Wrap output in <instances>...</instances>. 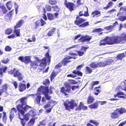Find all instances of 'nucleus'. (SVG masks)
<instances>
[{"label":"nucleus","mask_w":126,"mask_h":126,"mask_svg":"<svg viewBox=\"0 0 126 126\" xmlns=\"http://www.w3.org/2000/svg\"><path fill=\"white\" fill-rule=\"evenodd\" d=\"M27 97H23L20 99L21 103V104H19L17 106V108L20 114L23 115L25 112L27 111L29 108L32 107L27 105H26L27 101Z\"/></svg>","instance_id":"f257e3e1"},{"label":"nucleus","mask_w":126,"mask_h":126,"mask_svg":"<svg viewBox=\"0 0 126 126\" xmlns=\"http://www.w3.org/2000/svg\"><path fill=\"white\" fill-rule=\"evenodd\" d=\"M122 40H126V34L124 36L122 35L121 37L116 36L110 37L109 39V44H118Z\"/></svg>","instance_id":"f03ea898"},{"label":"nucleus","mask_w":126,"mask_h":126,"mask_svg":"<svg viewBox=\"0 0 126 126\" xmlns=\"http://www.w3.org/2000/svg\"><path fill=\"white\" fill-rule=\"evenodd\" d=\"M37 91L40 92L41 93H42L43 94L47 100L51 99V96H49L48 94L49 93L48 87L41 86L38 89Z\"/></svg>","instance_id":"7ed1b4c3"},{"label":"nucleus","mask_w":126,"mask_h":126,"mask_svg":"<svg viewBox=\"0 0 126 126\" xmlns=\"http://www.w3.org/2000/svg\"><path fill=\"white\" fill-rule=\"evenodd\" d=\"M8 73L11 74H13L14 77H18L19 80H20L23 79L22 75L19 72V70H16L15 68H14L8 71Z\"/></svg>","instance_id":"20e7f679"},{"label":"nucleus","mask_w":126,"mask_h":126,"mask_svg":"<svg viewBox=\"0 0 126 126\" xmlns=\"http://www.w3.org/2000/svg\"><path fill=\"white\" fill-rule=\"evenodd\" d=\"M64 105L67 110H70V109H73L74 107L77 106V104L74 103L73 101H69L67 100L64 102Z\"/></svg>","instance_id":"39448f33"},{"label":"nucleus","mask_w":126,"mask_h":126,"mask_svg":"<svg viewBox=\"0 0 126 126\" xmlns=\"http://www.w3.org/2000/svg\"><path fill=\"white\" fill-rule=\"evenodd\" d=\"M46 58L43 59L42 62L40 63V66H42L43 67H45L47 65V61L49 64L50 62V57L49 55V51L47 52L45 55Z\"/></svg>","instance_id":"423d86ee"},{"label":"nucleus","mask_w":126,"mask_h":126,"mask_svg":"<svg viewBox=\"0 0 126 126\" xmlns=\"http://www.w3.org/2000/svg\"><path fill=\"white\" fill-rule=\"evenodd\" d=\"M19 113H20L19 112L18 116L19 118L21 120L20 121L21 124L23 126H25L26 122L24 121V120L26 121V122H27L29 119V116H30L28 113L24 115V114L23 115H22L23 116V118H22L20 116Z\"/></svg>","instance_id":"0eeeda50"},{"label":"nucleus","mask_w":126,"mask_h":126,"mask_svg":"<svg viewBox=\"0 0 126 126\" xmlns=\"http://www.w3.org/2000/svg\"><path fill=\"white\" fill-rule=\"evenodd\" d=\"M71 91V87L68 85H67L66 86L65 88L64 87H63L61 88V92L64 94L65 95H67L66 92L69 93Z\"/></svg>","instance_id":"6e6552de"},{"label":"nucleus","mask_w":126,"mask_h":126,"mask_svg":"<svg viewBox=\"0 0 126 126\" xmlns=\"http://www.w3.org/2000/svg\"><path fill=\"white\" fill-rule=\"evenodd\" d=\"M18 59L26 64L28 63L31 61L30 58L29 56H26L24 58L22 56H20L18 57Z\"/></svg>","instance_id":"1a4fd4ad"},{"label":"nucleus","mask_w":126,"mask_h":126,"mask_svg":"<svg viewBox=\"0 0 126 126\" xmlns=\"http://www.w3.org/2000/svg\"><path fill=\"white\" fill-rule=\"evenodd\" d=\"M64 4L65 6L70 11H71L73 10L74 5L71 2H67L66 0H65Z\"/></svg>","instance_id":"9d476101"},{"label":"nucleus","mask_w":126,"mask_h":126,"mask_svg":"<svg viewBox=\"0 0 126 126\" xmlns=\"http://www.w3.org/2000/svg\"><path fill=\"white\" fill-rule=\"evenodd\" d=\"M83 66V64H81L79 65L77 67V71L74 70V71L73 73L75 75H78V76H82V73L79 71L80 70L81 68Z\"/></svg>","instance_id":"9b49d317"},{"label":"nucleus","mask_w":126,"mask_h":126,"mask_svg":"<svg viewBox=\"0 0 126 126\" xmlns=\"http://www.w3.org/2000/svg\"><path fill=\"white\" fill-rule=\"evenodd\" d=\"M120 114L118 113V111L116 110L114 112L111 113L110 115L111 118L112 119H115L119 117Z\"/></svg>","instance_id":"f8f14e48"},{"label":"nucleus","mask_w":126,"mask_h":126,"mask_svg":"<svg viewBox=\"0 0 126 126\" xmlns=\"http://www.w3.org/2000/svg\"><path fill=\"white\" fill-rule=\"evenodd\" d=\"M109 37L107 36L104 39L100 41V45H105L108 43H109Z\"/></svg>","instance_id":"ddd939ff"},{"label":"nucleus","mask_w":126,"mask_h":126,"mask_svg":"<svg viewBox=\"0 0 126 126\" xmlns=\"http://www.w3.org/2000/svg\"><path fill=\"white\" fill-rule=\"evenodd\" d=\"M33 98H35V101L36 102V103L37 104H39L41 100V96L36 94L33 95Z\"/></svg>","instance_id":"4468645a"},{"label":"nucleus","mask_w":126,"mask_h":126,"mask_svg":"<svg viewBox=\"0 0 126 126\" xmlns=\"http://www.w3.org/2000/svg\"><path fill=\"white\" fill-rule=\"evenodd\" d=\"M16 110L15 108H12L11 110L10 118L11 121L13 118L14 117V113L16 112Z\"/></svg>","instance_id":"2eb2a0df"},{"label":"nucleus","mask_w":126,"mask_h":126,"mask_svg":"<svg viewBox=\"0 0 126 126\" xmlns=\"http://www.w3.org/2000/svg\"><path fill=\"white\" fill-rule=\"evenodd\" d=\"M69 54L70 55L74 56H75L73 57H71L69 56H68L65 57V59L68 60L72 58L75 59L77 58V55L75 53H73L72 52H69Z\"/></svg>","instance_id":"dca6fc26"},{"label":"nucleus","mask_w":126,"mask_h":126,"mask_svg":"<svg viewBox=\"0 0 126 126\" xmlns=\"http://www.w3.org/2000/svg\"><path fill=\"white\" fill-rule=\"evenodd\" d=\"M26 84L21 83H20L19 85V91L22 92L25 90L26 89Z\"/></svg>","instance_id":"f3484780"},{"label":"nucleus","mask_w":126,"mask_h":126,"mask_svg":"<svg viewBox=\"0 0 126 126\" xmlns=\"http://www.w3.org/2000/svg\"><path fill=\"white\" fill-rule=\"evenodd\" d=\"M58 73V72H55L53 71L50 76L51 80L52 81L56 76Z\"/></svg>","instance_id":"a211bd4d"},{"label":"nucleus","mask_w":126,"mask_h":126,"mask_svg":"<svg viewBox=\"0 0 126 126\" xmlns=\"http://www.w3.org/2000/svg\"><path fill=\"white\" fill-rule=\"evenodd\" d=\"M92 15L93 17H97L100 16L101 12L100 11H95L93 12Z\"/></svg>","instance_id":"6ab92c4d"},{"label":"nucleus","mask_w":126,"mask_h":126,"mask_svg":"<svg viewBox=\"0 0 126 126\" xmlns=\"http://www.w3.org/2000/svg\"><path fill=\"white\" fill-rule=\"evenodd\" d=\"M7 85L5 84L4 85L2 86V88L0 90V96L3 93V92L5 91H6L7 88ZM1 98L0 97V99Z\"/></svg>","instance_id":"aec40b11"},{"label":"nucleus","mask_w":126,"mask_h":126,"mask_svg":"<svg viewBox=\"0 0 126 126\" xmlns=\"http://www.w3.org/2000/svg\"><path fill=\"white\" fill-rule=\"evenodd\" d=\"M86 20L82 18H80L78 20H77L75 21V23L77 25H79L82 22L85 21Z\"/></svg>","instance_id":"412c9836"},{"label":"nucleus","mask_w":126,"mask_h":126,"mask_svg":"<svg viewBox=\"0 0 126 126\" xmlns=\"http://www.w3.org/2000/svg\"><path fill=\"white\" fill-rule=\"evenodd\" d=\"M38 65L37 62L35 61H31L30 65L33 69H35L36 68Z\"/></svg>","instance_id":"4be33fe9"},{"label":"nucleus","mask_w":126,"mask_h":126,"mask_svg":"<svg viewBox=\"0 0 126 126\" xmlns=\"http://www.w3.org/2000/svg\"><path fill=\"white\" fill-rule=\"evenodd\" d=\"M24 22L23 20H20L17 24L16 25L14 26L15 29H16L20 27Z\"/></svg>","instance_id":"5701e85b"},{"label":"nucleus","mask_w":126,"mask_h":126,"mask_svg":"<svg viewBox=\"0 0 126 126\" xmlns=\"http://www.w3.org/2000/svg\"><path fill=\"white\" fill-rule=\"evenodd\" d=\"M98 104L97 102H95L94 104L89 106V107L91 109H95L97 108Z\"/></svg>","instance_id":"b1692460"},{"label":"nucleus","mask_w":126,"mask_h":126,"mask_svg":"<svg viewBox=\"0 0 126 126\" xmlns=\"http://www.w3.org/2000/svg\"><path fill=\"white\" fill-rule=\"evenodd\" d=\"M125 56V55L124 53H122L119 54L117 57L115 58V59L116 60H118V59L122 60Z\"/></svg>","instance_id":"393cba45"},{"label":"nucleus","mask_w":126,"mask_h":126,"mask_svg":"<svg viewBox=\"0 0 126 126\" xmlns=\"http://www.w3.org/2000/svg\"><path fill=\"white\" fill-rule=\"evenodd\" d=\"M116 110L118 111L120 115L126 112V110L124 108H123L117 109Z\"/></svg>","instance_id":"a878e982"},{"label":"nucleus","mask_w":126,"mask_h":126,"mask_svg":"<svg viewBox=\"0 0 126 126\" xmlns=\"http://www.w3.org/2000/svg\"><path fill=\"white\" fill-rule=\"evenodd\" d=\"M13 4L11 2V1L8 2L6 3V5L8 9L9 10H10Z\"/></svg>","instance_id":"bb28decb"},{"label":"nucleus","mask_w":126,"mask_h":126,"mask_svg":"<svg viewBox=\"0 0 126 126\" xmlns=\"http://www.w3.org/2000/svg\"><path fill=\"white\" fill-rule=\"evenodd\" d=\"M30 116H34L36 115V113L34 110H31L29 111L28 113Z\"/></svg>","instance_id":"cd10ccee"},{"label":"nucleus","mask_w":126,"mask_h":126,"mask_svg":"<svg viewBox=\"0 0 126 126\" xmlns=\"http://www.w3.org/2000/svg\"><path fill=\"white\" fill-rule=\"evenodd\" d=\"M114 60L110 59H109L107 60L106 61H105L106 66L110 64H112L113 63Z\"/></svg>","instance_id":"c85d7f7f"},{"label":"nucleus","mask_w":126,"mask_h":126,"mask_svg":"<svg viewBox=\"0 0 126 126\" xmlns=\"http://www.w3.org/2000/svg\"><path fill=\"white\" fill-rule=\"evenodd\" d=\"M94 99L91 96H89L87 99V103L88 104H91L93 103L94 100Z\"/></svg>","instance_id":"c756f323"},{"label":"nucleus","mask_w":126,"mask_h":126,"mask_svg":"<svg viewBox=\"0 0 126 126\" xmlns=\"http://www.w3.org/2000/svg\"><path fill=\"white\" fill-rule=\"evenodd\" d=\"M56 30L55 28H53L52 29L50 30L47 33V35L48 36H51L54 33V32Z\"/></svg>","instance_id":"7c9ffc66"},{"label":"nucleus","mask_w":126,"mask_h":126,"mask_svg":"<svg viewBox=\"0 0 126 126\" xmlns=\"http://www.w3.org/2000/svg\"><path fill=\"white\" fill-rule=\"evenodd\" d=\"M0 8L2 9V12L4 14L6 13L8 11L5 7L3 5H0Z\"/></svg>","instance_id":"2f4dec72"},{"label":"nucleus","mask_w":126,"mask_h":126,"mask_svg":"<svg viewBox=\"0 0 126 126\" xmlns=\"http://www.w3.org/2000/svg\"><path fill=\"white\" fill-rule=\"evenodd\" d=\"M83 36L84 39V41H89L92 38V37L91 36H89L87 35L85 36L83 35Z\"/></svg>","instance_id":"473e14b6"},{"label":"nucleus","mask_w":126,"mask_h":126,"mask_svg":"<svg viewBox=\"0 0 126 126\" xmlns=\"http://www.w3.org/2000/svg\"><path fill=\"white\" fill-rule=\"evenodd\" d=\"M90 66L92 68H97L98 66L97 63H96L95 62L92 63L90 65Z\"/></svg>","instance_id":"72a5a7b5"},{"label":"nucleus","mask_w":126,"mask_h":126,"mask_svg":"<svg viewBox=\"0 0 126 126\" xmlns=\"http://www.w3.org/2000/svg\"><path fill=\"white\" fill-rule=\"evenodd\" d=\"M47 16L48 18L50 20H53L54 18V16L53 14L51 13H48Z\"/></svg>","instance_id":"f704fd0d"},{"label":"nucleus","mask_w":126,"mask_h":126,"mask_svg":"<svg viewBox=\"0 0 126 126\" xmlns=\"http://www.w3.org/2000/svg\"><path fill=\"white\" fill-rule=\"evenodd\" d=\"M20 30L19 29H15L14 31V33H15L17 36H20Z\"/></svg>","instance_id":"c9c22d12"},{"label":"nucleus","mask_w":126,"mask_h":126,"mask_svg":"<svg viewBox=\"0 0 126 126\" xmlns=\"http://www.w3.org/2000/svg\"><path fill=\"white\" fill-rule=\"evenodd\" d=\"M35 119L34 118H33L31 119L30 121L28 122V124L29 125H33L35 122Z\"/></svg>","instance_id":"e433bc0d"},{"label":"nucleus","mask_w":126,"mask_h":126,"mask_svg":"<svg viewBox=\"0 0 126 126\" xmlns=\"http://www.w3.org/2000/svg\"><path fill=\"white\" fill-rule=\"evenodd\" d=\"M89 25L88 22H86L83 23L82 24L79 25V27L83 28H84L86 26Z\"/></svg>","instance_id":"4c0bfd02"},{"label":"nucleus","mask_w":126,"mask_h":126,"mask_svg":"<svg viewBox=\"0 0 126 126\" xmlns=\"http://www.w3.org/2000/svg\"><path fill=\"white\" fill-rule=\"evenodd\" d=\"M13 32V30L10 28L7 29L5 31V33L8 35L11 33Z\"/></svg>","instance_id":"58836bf2"},{"label":"nucleus","mask_w":126,"mask_h":126,"mask_svg":"<svg viewBox=\"0 0 126 126\" xmlns=\"http://www.w3.org/2000/svg\"><path fill=\"white\" fill-rule=\"evenodd\" d=\"M113 4V3L112 2H110L108 3L107 6L106 7H104V8L105 9H107L109 8L110 7L112 6Z\"/></svg>","instance_id":"ea45409f"},{"label":"nucleus","mask_w":126,"mask_h":126,"mask_svg":"<svg viewBox=\"0 0 126 126\" xmlns=\"http://www.w3.org/2000/svg\"><path fill=\"white\" fill-rule=\"evenodd\" d=\"M97 63L98 66L99 67L104 66H106L105 61L104 62H100L99 63Z\"/></svg>","instance_id":"a19ab883"},{"label":"nucleus","mask_w":126,"mask_h":126,"mask_svg":"<svg viewBox=\"0 0 126 126\" xmlns=\"http://www.w3.org/2000/svg\"><path fill=\"white\" fill-rule=\"evenodd\" d=\"M52 8H53L54 10L57 12H58L59 11V8L57 5L53 6H52Z\"/></svg>","instance_id":"79ce46f5"},{"label":"nucleus","mask_w":126,"mask_h":126,"mask_svg":"<svg viewBox=\"0 0 126 126\" xmlns=\"http://www.w3.org/2000/svg\"><path fill=\"white\" fill-rule=\"evenodd\" d=\"M103 30L102 29L100 28H99L98 29H95L92 32H100L101 31H102Z\"/></svg>","instance_id":"37998d69"},{"label":"nucleus","mask_w":126,"mask_h":126,"mask_svg":"<svg viewBox=\"0 0 126 126\" xmlns=\"http://www.w3.org/2000/svg\"><path fill=\"white\" fill-rule=\"evenodd\" d=\"M9 61V60L8 58H4L1 60V62L4 63L6 64L8 63Z\"/></svg>","instance_id":"c03bdc74"},{"label":"nucleus","mask_w":126,"mask_h":126,"mask_svg":"<svg viewBox=\"0 0 126 126\" xmlns=\"http://www.w3.org/2000/svg\"><path fill=\"white\" fill-rule=\"evenodd\" d=\"M49 3L51 4H55L57 3V1L56 0H49Z\"/></svg>","instance_id":"a18cd8bd"},{"label":"nucleus","mask_w":126,"mask_h":126,"mask_svg":"<svg viewBox=\"0 0 126 126\" xmlns=\"http://www.w3.org/2000/svg\"><path fill=\"white\" fill-rule=\"evenodd\" d=\"M65 59H64L62 61V63L64 65H66V64L67 63H69L71 62V61L66 60Z\"/></svg>","instance_id":"49530a36"},{"label":"nucleus","mask_w":126,"mask_h":126,"mask_svg":"<svg viewBox=\"0 0 126 126\" xmlns=\"http://www.w3.org/2000/svg\"><path fill=\"white\" fill-rule=\"evenodd\" d=\"M84 106V105L82 103V102H80L79 106V107L77 108H76V109H78L79 110H80V109H82V107Z\"/></svg>","instance_id":"de8ad7c7"},{"label":"nucleus","mask_w":126,"mask_h":126,"mask_svg":"<svg viewBox=\"0 0 126 126\" xmlns=\"http://www.w3.org/2000/svg\"><path fill=\"white\" fill-rule=\"evenodd\" d=\"M12 48L11 47L9 46H6L5 48V50L7 51H11Z\"/></svg>","instance_id":"09e8293b"},{"label":"nucleus","mask_w":126,"mask_h":126,"mask_svg":"<svg viewBox=\"0 0 126 126\" xmlns=\"http://www.w3.org/2000/svg\"><path fill=\"white\" fill-rule=\"evenodd\" d=\"M99 83V82L98 81H96L92 82V89L93 88L94 86L96 84H98Z\"/></svg>","instance_id":"8fccbe9b"},{"label":"nucleus","mask_w":126,"mask_h":126,"mask_svg":"<svg viewBox=\"0 0 126 126\" xmlns=\"http://www.w3.org/2000/svg\"><path fill=\"white\" fill-rule=\"evenodd\" d=\"M121 95H124V94L123 92H118L116 94L114 95V96L115 97H116Z\"/></svg>","instance_id":"3c124183"},{"label":"nucleus","mask_w":126,"mask_h":126,"mask_svg":"<svg viewBox=\"0 0 126 126\" xmlns=\"http://www.w3.org/2000/svg\"><path fill=\"white\" fill-rule=\"evenodd\" d=\"M86 68L87 72L88 73L90 74L92 73V71L90 68L88 66H87Z\"/></svg>","instance_id":"603ef678"},{"label":"nucleus","mask_w":126,"mask_h":126,"mask_svg":"<svg viewBox=\"0 0 126 126\" xmlns=\"http://www.w3.org/2000/svg\"><path fill=\"white\" fill-rule=\"evenodd\" d=\"M49 81L48 79L45 80L43 82V84L45 85L48 84L49 83Z\"/></svg>","instance_id":"864d4df0"},{"label":"nucleus","mask_w":126,"mask_h":126,"mask_svg":"<svg viewBox=\"0 0 126 126\" xmlns=\"http://www.w3.org/2000/svg\"><path fill=\"white\" fill-rule=\"evenodd\" d=\"M18 7V6L17 4L15 2V9L16 12V14L17 13Z\"/></svg>","instance_id":"5fc2aeb1"},{"label":"nucleus","mask_w":126,"mask_h":126,"mask_svg":"<svg viewBox=\"0 0 126 126\" xmlns=\"http://www.w3.org/2000/svg\"><path fill=\"white\" fill-rule=\"evenodd\" d=\"M46 8L48 11H50L51 10V7L48 5H46Z\"/></svg>","instance_id":"6e6d98bb"},{"label":"nucleus","mask_w":126,"mask_h":126,"mask_svg":"<svg viewBox=\"0 0 126 126\" xmlns=\"http://www.w3.org/2000/svg\"><path fill=\"white\" fill-rule=\"evenodd\" d=\"M119 19L121 21H123L126 19V16H121L119 17Z\"/></svg>","instance_id":"4d7b16f0"},{"label":"nucleus","mask_w":126,"mask_h":126,"mask_svg":"<svg viewBox=\"0 0 126 126\" xmlns=\"http://www.w3.org/2000/svg\"><path fill=\"white\" fill-rule=\"evenodd\" d=\"M77 53L79 55V56H82L84 54V52L80 51H77Z\"/></svg>","instance_id":"13d9d810"},{"label":"nucleus","mask_w":126,"mask_h":126,"mask_svg":"<svg viewBox=\"0 0 126 126\" xmlns=\"http://www.w3.org/2000/svg\"><path fill=\"white\" fill-rule=\"evenodd\" d=\"M3 120H6L7 119V116L6 113L5 112H3Z\"/></svg>","instance_id":"bf43d9fd"},{"label":"nucleus","mask_w":126,"mask_h":126,"mask_svg":"<svg viewBox=\"0 0 126 126\" xmlns=\"http://www.w3.org/2000/svg\"><path fill=\"white\" fill-rule=\"evenodd\" d=\"M77 46V45H73L72 47H70L68 48H67L66 49V51H67L69 50H70L72 48H75Z\"/></svg>","instance_id":"052dcab7"},{"label":"nucleus","mask_w":126,"mask_h":126,"mask_svg":"<svg viewBox=\"0 0 126 126\" xmlns=\"http://www.w3.org/2000/svg\"><path fill=\"white\" fill-rule=\"evenodd\" d=\"M7 37L9 39H13L15 38L16 37L15 35L14 34H12L8 36Z\"/></svg>","instance_id":"680f3d73"},{"label":"nucleus","mask_w":126,"mask_h":126,"mask_svg":"<svg viewBox=\"0 0 126 126\" xmlns=\"http://www.w3.org/2000/svg\"><path fill=\"white\" fill-rule=\"evenodd\" d=\"M13 83L15 89L17 87V82L15 81H13Z\"/></svg>","instance_id":"e2e57ef3"},{"label":"nucleus","mask_w":126,"mask_h":126,"mask_svg":"<svg viewBox=\"0 0 126 126\" xmlns=\"http://www.w3.org/2000/svg\"><path fill=\"white\" fill-rule=\"evenodd\" d=\"M84 39L83 38V35H81V38L80 39H79V42H84Z\"/></svg>","instance_id":"0e129e2a"},{"label":"nucleus","mask_w":126,"mask_h":126,"mask_svg":"<svg viewBox=\"0 0 126 126\" xmlns=\"http://www.w3.org/2000/svg\"><path fill=\"white\" fill-rule=\"evenodd\" d=\"M79 86H73L71 87V89L72 90H74L78 88L79 87Z\"/></svg>","instance_id":"69168bd1"},{"label":"nucleus","mask_w":126,"mask_h":126,"mask_svg":"<svg viewBox=\"0 0 126 126\" xmlns=\"http://www.w3.org/2000/svg\"><path fill=\"white\" fill-rule=\"evenodd\" d=\"M112 28H113V26L111 25L106 27L105 28V29L107 30H109L110 29Z\"/></svg>","instance_id":"338daca9"},{"label":"nucleus","mask_w":126,"mask_h":126,"mask_svg":"<svg viewBox=\"0 0 126 126\" xmlns=\"http://www.w3.org/2000/svg\"><path fill=\"white\" fill-rule=\"evenodd\" d=\"M40 21L41 25L42 26H43L44 24H46L45 22L43 19H41Z\"/></svg>","instance_id":"774afa93"}]
</instances>
